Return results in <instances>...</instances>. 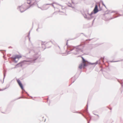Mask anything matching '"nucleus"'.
I'll return each instance as SVG.
<instances>
[{
  "label": "nucleus",
  "mask_w": 123,
  "mask_h": 123,
  "mask_svg": "<svg viewBox=\"0 0 123 123\" xmlns=\"http://www.w3.org/2000/svg\"><path fill=\"white\" fill-rule=\"evenodd\" d=\"M31 98H33L31 96Z\"/></svg>",
  "instance_id": "33"
},
{
  "label": "nucleus",
  "mask_w": 123,
  "mask_h": 123,
  "mask_svg": "<svg viewBox=\"0 0 123 123\" xmlns=\"http://www.w3.org/2000/svg\"><path fill=\"white\" fill-rule=\"evenodd\" d=\"M98 61H97L95 62V63H91L90 62H89V64H91L92 65H93V64H95V65H96L97 64H98Z\"/></svg>",
  "instance_id": "13"
},
{
  "label": "nucleus",
  "mask_w": 123,
  "mask_h": 123,
  "mask_svg": "<svg viewBox=\"0 0 123 123\" xmlns=\"http://www.w3.org/2000/svg\"><path fill=\"white\" fill-rule=\"evenodd\" d=\"M74 81L73 82H72V83H73Z\"/></svg>",
  "instance_id": "30"
},
{
  "label": "nucleus",
  "mask_w": 123,
  "mask_h": 123,
  "mask_svg": "<svg viewBox=\"0 0 123 123\" xmlns=\"http://www.w3.org/2000/svg\"><path fill=\"white\" fill-rule=\"evenodd\" d=\"M55 4L57 5H58L60 6H62L61 5H60V4H58V3H57L54 2H53V3L50 4V5H52V6H53L54 7V6L53 4Z\"/></svg>",
  "instance_id": "11"
},
{
  "label": "nucleus",
  "mask_w": 123,
  "mask_h": 123,
  "mask_svg": "<svg viewBox=\"0 0 123 123\" xmlns=\"http://www.w3.org/2000/svg\"><path fill=\"white\" fill-rule=\"evenodd\" d=\"M88 102H87V109H86V111H87V109H88Z\"/></svg>",
  "instance_id": "18"
},
{
  "label": "nucleus",
  "mask_w": 123,
  "mask_h": 123,
  "mask_svg": "<svg viewBox=\"0 0 123 123\" xmlns=\"http://www.w3.org/2000/svg\"><path fill=\"white\" fill-rule=\"evenodd\" d=\"M22 8V7H21L20 8V9H21Z\"/></svg>",
  "instance_id": "32"
},
{
  "label": "nucleus",
  "mask_w": 123,
  "mask_h": 123,
  "mask_svg": "<svg viewBox=\"0 0 123 123\" xmlns=\"http://www.w3.org/2000/svg\"><path fill=\"white\" fill-rule=\"evenodd\" d=\"M118 61H111L110 62H118Z\"/></svg>",
  "instance_id": "14"
},
{
  "label": "nucleus",
  "mask_w": 123,
  "mask_h": 123,
  "mask_svg": "<svg viewBox=\"0 0 123 123\" xmlns=\"http://www.w3.org/2000/svg\"><path fill=\"white\" fill-rule=\"evenodd\" d=\"M38 8H40L41 9V8H40V7H39V6H38Z\"/></svg>",
  "instance_id": "27"
},
{
  "label": "nucleus",
  "mask_w": 123,
  "mask_h": 123,
  "mask_svg": "<svg viewBox=\"0 0 123 123\" xmlns=\"http://www.w3.org/2000/svg\"><path fill=\"white\" fill-rule=\"evenodd\" d=\"M88 123H89V121H88Z\"/></svg>",
  "instance_id": "28"
},
{
  "label": "nucleus",
  "mask_w": 123,
  "mask_h": 123,
  "mask_svg": "<svg viewBox=\"0 0 123 123\" xmlns=\"http://www.w3.org/2000/svg\"><path fill=\"white\" fill-rule=\"evenodd\" d=\"M58 47H59V48H60V47H59V46H58Z\"/></svg>",
  "instance_id": "36"
},
{
  "label": "nucleus",
  "mask_w": 123,
  "mask_h": 123,
  "mask_svg": "<svg viewBox=\"0 0 123 123\" xmlns=\"http://www.w3.org/2000/svg\"><path fill=\"white\" fill-rule=\"evenodd\" d=\"M68 40L67 41V42L66 45H68Z\"/></svg>",
  "instance_id": "24"
},
{
  "label": "nucleus",
  "mask_w": 123,
  "mask_h": 123,
  "mask_svg": "<svg viewBox=\"0 0 123 123\" xmlns=\"http://www.w3.org/2000/svg\"><path fill=\"white\" fill-rule=\"evenodd\" d=\"M100 10H99L98 8V6L97 4H96L95 7L93 11L90 14L88 13V14L89 15H92L93 14H95L97 13Z\"/></svg>",
  "instance_id": "3"
},
{
  "label": "nucleus",
  "mask_w": 123,
  "mask_h": 123,
  "mask_svg": "<svg viewBox=\"0 0 123 123\" xmlns=\"http://www.w3.org/2000/svg\"><path fill=\"white\" fill-rule=\"evenodd\" d=\"M118 81L120 83V84L122 86H123V85H122L123 83L120 82L118 80Z\"/></svg>",
  "instance_id": "16"
},
{
  "label": "nucleus",
  "mask_w": 123,
  "mask_h": 123,
  "mask_svg": "<svg viewBox=\"0 0 123 123\" xmlns=\"http://www.w3.org/2000/svg\"><path fill=\"white\" fill-rule=\"evenodd\" d=\"M60 14L62 15V14L60 13Z\"/></svg>",
  "instance_id": "38"
},
{
  "label": "nucleus",
  "mask_w": 123,
  "mask_h": 123,
  "mask_svg": "<svg viewBox=\"0 0 123 123\" xmlns=\"http://www.w3.org/2000/svg\"><path fill=\"white\" fill-rule=\"evenodd\" d=\"M41 45L42 46H43V45H44L43 44V42H41Z\"/></svg>",
  "instance_id": "20"
},
{
  "label": "nucleus",
  "mask_w": 123,
  "mask_h": 123,
  "mask_svg": "<svg viewBox=\"0 0 123 123\" xmlns=\"http://www.w3.org/2000/svg\"><path fill=\"white\" fill-rule=\"evenodd\" d=\"M45 120H46V119H45V120L44 121H45Z\"/></svg>",
  "instance_id": "39"
},
{
  "label": "nucleus",
  "mask_w": 123,
  "mask_h": 123,
  "mask_svg": "<svg viewBox=\"0 0 123 123\" xmlns=\"http://www.w3.org/2000/svg\"><path fill=\"white\" fill-rule=\"evenodd\" d=\"M38 29H37L36 30H37V31H38Z\"/></svg>",
  "instance_id": "31"
},
{
  "label": "nucleus",
  "mask_w": 123,
  "mask_h": 123,
  "mask_svg": "<svg viewBox=\"0 0 123 123\" xmlns=\"http://www.w3.org/2000/svg\"><path fill=\"white\" fill-rule=\"evenodd\" d=\"M37 2L36 0H31V7L32 5H35L37 4Z\"/></svg>",
  "instance_id": "9"
},
{
  "label": "nucleus",
  "mask_w": 123,
  "mask_h": 123,
  "mask_svg": "<svg viewBox=\"0 0 123 123\" xmlns=\"http://www.w3.org/2000/svg\"><path fill=\"white\" fill-rule=\"evenodd\" d=\"M80 34H83L84 35H85L83 33H80Z\"/></svg>",
  "instance_id": "26"
},
{
  "label": "nucleus",
  "mask_w": 123,
  "mask_h": 123,
  "mask_svg": "<svg viewBox=\"0 0 123 123\" xmlns=\"http://www.w3.org/2000/svg\"><path fill=\"white\" fill-rule=\"evenodd\" d=\"M46 48H44V49H45Z\"/></svg>",
  "instance_id": "35"
},
{
  "label": "nucleus",
  "mask_w": 123,
  "mask_h": 123,
  "mask_svg": "<svg viewBox=\"0 0 123 123\" xmlns=\"http://www.w3.org/2000/svg\"><path fill=\"white\" fill-rule=\"evenodd\" d=\"M94 18V19L93 20V21H92V24H93V22H94V20H95V17H94V16H93Z\"/></svg>",
  "instance_id": "15"
},
{
  "label": "nucleus",
  "mask_w": 123,
  "mask_h": 123,
  "mask_svg": "<svg viewBox=\"0 0 123 123\" xmlns=\"http://www.w3.org/2000/svg\"><path fill=\"white\" fill-rule=\"evenodd\" d=\"M103 58V59L104 60V57L103 58H101V59Z\"/></svg>",
  "instance_id": "25"
},
{
  "label": "nucleus",
  "mask_w": 123,
  "mask_h": 123,
  "mask_svg": "<svg viewBox=\"0 0 123 123\" xmlns=\"http://www.w3.org/2000/svg\"><path fill=\"white\" fill-rule=\"evenodd\" d=\"M84 35L86 37H87V36H86L85 35Z\"/></svg>",
  "instance_id": "23"
},
{
  "label": "nucleus",
  "mask_w": 123,
  "mask_h": 123,
  "mask_svg": "<svg viewBox=\"0 0 123 123\" xmlns=\"http://www.w3.org/2000/svg\"><path fill=\"white\" fill-rule=\"evenodd\" d=\"M88 65V64L86 63L85 62H82V63L80 64L79 68L80 69H81L82 67L83 68H84L86 66H87Z\"/></svg>",
  "instance_id": "5"
},
{
  "label": "nucleus",
  "mask_w": 123,
  "mask_h": 123,
  "mask_svg": "<svg viewBox=\"0 0 123 123\" xmlns=\"http://www.w3.org/2000/svg\"><path fill=\"white\" fill-rule=\"evenodd\" d=\"M85 46L84 44H82L74 47L70 46L68 48V49L69 51L67 52V53L68 54L73 53L74 55H77L81 52L83 53Z\"/></svg>",
  "instance_id": "1"
},
{
  "label": "nucleus",
  "mask_w": 123,
  "mask_h": 123,
  "mask_svg": "<svg viewBox=\"0 0 123 123\" xmlns=\"http://www.w3.org/2000/svg\"><path fill=\"white\" fill-rule=\"evenodd\" d=\"M17 82L19 86L21 88L22 90H23L24 89L23 86V85L21 82L20 80L19 79H17Z\"/></svg>",
  "instance_id": "6"
},
{
  "label": "nucleus",
  "mask_w": 123,
  "mask_h": 123,
  "mask_svg": "<svg viewBox=\"0 0 123 123\" xmlns=\"http://www.w3.org/2000/svg\"><path fill=\"white\" fill-rule=\"evenodd\" d=\"M93 113L94 115L97 116L98 117V118L97 119H94V120L95 121H96L99 118V116L97 114H96L95 112L94 111H93L92 112Z\"/></svg>",
  "instance_id": "10"
},
{
  "label": "nucleus",
  "mask_w": 123,
  "mask_h": 123,
  "mask_svg": "<svg viewBox=\"0 0 123 123\" xmlns=\"http://www.w3.org/2000/svg\"><path fill=\"white\" fill-rule=\"evenodd\" d=\"M31 51L34 53V54L31 57V63L41 62V56L39 48L34 47L33 49H31Z\"/></svg>",
  "instance_id": "2"
},
{
  "label": "nucleus",
  "mask_w": 123,
  "mask_h": 123,
  "mask_svg": "<svg viewBox=\"0 0 123 123\" xmlns=\"http://www.w3.org/2000/svg\"><path fill=\"white\" fill-rule=\"evenodd\" d=\"M81 58L82 59V63L83 62H87L88 63H89V62L87 61L83 57H81Z\"/></svg>",
  "instance_id": "12"
},
{
  "label": "nucleus",
  "mask_w": 123,
  "mask_h": 123,
  "mask_svg": "<svg viewBox=\"0 0 123 123\" xmlns=\"http://www.w3.org/2000/svg\"><path fill=\"white\" fill-rule=\"evenodd\" d=\"M22 56L20 55H16L13 58V61H16V59H18L21 58Z\"/></svg>",
  "instance_id": "8"
},
{
  "label": "nucleus",
  "mask_w": 123,
  "mask_h": 123,
  "mask_svg": "<svg viewBox=\"0 0 123 123\" xmlns=\"http://www.w3.org/2000/svg\"><path fill=\"white\" fill-rule=\"evenodd\" d=\"M27 2L28 4H30V2H29L28 1Z\"/></svg>",
  "instance_id": "21"
},
{
  "label": "nucleus",
  "mask_w": 123,
  "mask_h": 123,
  "mask_svg": "<svg viewBox=\"0 0 123 123\" xmlns=\"http://www.w3.org/2000/svg\"><path fill=\"white\" fill-rule=\"evenodd\" d=\"M90 17H88L87 16V15L86 14H85V15H84V17L85 18L87 19L88 20H90L92 19V18H94V17L92 15H90Z\"/></svg>",
  "instance_id": "7"
},
{
  "label": "nucleus",
  "mask_w": 123,
  "mask_h": 123,
  "mask_svg": "<svg viewBox=\"0 0 123 123\" xmlns=\"http://www.w3.org/2000/svg\"><path fill=\"white\" fill-rule=\"evenodd\" d=\"M33 22L32 23V26L33 25Z\"/></svg>",
  "instance_id": "29"
},
{
  "label": "nucleus",
  "mask_w": 123,
  "mask_h": 123,
  "mask_svg": "<svg viewBox=\"0 0 123 123\" xmlns=\"http://www.w3.org/2000/svg\"><path fill=\"white\" fill-rule=\"evenodd\" d=\"M72 8L75 11V8L74 7H72Z\"/></svg>",
  "instance_id": "17"
},
{
  "label": "nucleus",
  "mask_w": 123,
  "mask_h": 123,
  "mask_svg": "<svg viewBox=\"0 0 123 123\" xmlns=\"http://www.w3.org/2000/svg\"><path fill=\"white\" fill-rule=\"evenodd\" d=\"M91 40V39H89V40Z\"/></svg>",
  "instance_id": "34"
},
{
  "label": "nucleus",
  "mask_w": 123,
  "mask_h": 123,
  "mask_svg": "<svg viewBox=\"0 0 123 123\" xmlns=\"http://www.w3.org/2000/svg\"><path fill=\"white\" fill-rule=\"evenodd\" d=\"M109 13H115V14L118 15L116 16H113L112 18H110V19H112L118 17L122 15H120L118 13V12L117 11H109Z\"/></svg>",
  "instance_id": "4"
},
{
  "label": "nucleus",
  "mask_w": 123,
  "mask_h": 123,
  "mask_svg": "<svg viewBox=\"0 0 123 123\" xmlns=\"http://www.w3.org/2000/svg\"><path fill=\"white\" fill-rule=\"evenodd\" d=\"M50 5V4H46V5Z\"/></svg>",
  "instance_id": "22"
},
{
  "label": "nucleus",
  "mask_w": 123,
  "mask_h": 123,
  "mask_svg": "<svg viewBox=\"0 0 123 123\" xmlns=\"http://www.w3.org/2000/svg\"><path fill=\"white\" fill-rule=\"evenodd\" d=\"M62 12V13H63V12Z\"/></svg>",
  "instance_id": "37"
},
{
  "label": "nucleus",
  "mask_w": 123,
  "mask_h": 123,
  "mask_svg": "<svg viewBox=\"0 0 123 123\" xmlns=\"http://www.w3.org/2000/svg\"><path fill=\"white\" fill-rule=\"evenodd\" d=\"M102 5H103L105 7H106V6L103 3H102Z\"/></svg>",
  "instance_id": "19"
}]
</instances>
